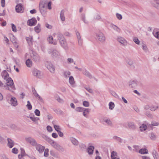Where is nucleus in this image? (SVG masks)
Returning <instances> with one entry per match:
<instances>
[{
  "mask_svg": "<svg viewBox=\"0 0 159 159\" xmlns=\"http://www.w3.org/2000/svg\"><path fill=\"white\" fill-rule=\"evenodd\" d=\"M2 77L4 78L5 82L6 84L5 86L6 89L10 92L14 93L16 88L12 79L9 77V74L6 70H3L2 73Z\"/></svg>",
  "mask_w": 159,
  "mask_h": 159,
  "instance_id": "1",
  "label": "nucleus"
},
{
  "mask_svg": "<svg viewBox=\"0 0 159 159\" xmlns=\"http://www.w3.org/2000/svg\"><path fill=\"white\" fill-rule=\"evenodd\" d=\"M57 39L59 41L61 46L65 50L68 48L67 42L64 36L62 34L57 33L56 34Z\"/></svg>",
  "mask_w": 159,
  "mask_h": 159,
  "instance_id": "2",
  "label": "nucleus"
},
{
  "mask_svg": "<svg viewBox=\"0 0 159 159\" xmlns=\"http://www.w3.org/2000/svg\"><path fill=\"white\" fill-rule=\"evenodd\" d=\"M96 37L101 42H103L105 40V37L104 34L101 32H98L96 34Z\"/></svg>",
  "mask_w": 159,
  "mask_h": 159,
  "instance_id": "3",
  "label": "nucleus"
},
{
  "mask_svg": "<svg viewBox=\"0 0 159 159\" xmlns=\"http://www.w3.org/2000/svg\"><path fill=\"white\" fill-rule=\"evenodd\" d=\"M126 63L129 67L132 70H134L135 68L134 63L133 60L131 59H128L126 60Z\"/></svg>",
  "mask_w": 159,
  "mask_h": 159,
  "instance_id": "4",
  "label": "nucleus"
},
{
  "mask_svg": "<svg viewBox=\"0 0 159 159\" xmlns=\"http://www.w3.org/2000/svg\"><path fill=\"white\" fill-rule=\"evenodd\" d=\"M45 65L48 69L52 73H54L55 71V68L52 64L49 61H47L45 63Z\"/></svg>",
  "mask_w": 159,
  "mask_h": 159,
  "instance_id": "5",
  "label": "nucleus"
},
{
  "mask_svg": "<svg viewBox=\"0 0 159 159\" xmlns=\"http://www.w3.org/2000/svg\"><path fill=\"white\" fill-rule=\"evenodd\" d=\"M31 57L33 60L36 62H38L40 60V57L38 54L35 52H33L32 54L31 55Z\"/></svg>",
  "mask_w": 159,
  "mask_h": 159,
  "instance_id": "6",
  "label": "nucleus"
},
{
  "mask_svg": "<svg viewBox=\"0 0 159 159\" xmlns=\"http://www.w3.org/2000/svg\"><path fill=\"white\" fill-rule=\"evenodd\" d=\"M25 140L27 142L33 146H35L38 143L35 140L32 138H27L25 139Z\"/></svg>",
  "mask_w": 159,
  "mask_h": 159,
  "instance_id": "7",
  "label": "nucleus"
},
{
  "mask_svg": "<svg viewBox=\"0 0 159 159\" xmlns=\"http://www.w3.org/2000/svg\"><path fill=\"white\" fill-rule=\"evenodd\" d=\"M37 23V20L34 17L29 19L28 20L27 25L30 26H33L35 25Z\"/></svg>",
  "mask_w": 159,
  "mask_h": 159,
  "instance_id": "8",
  "label": "nucleus"
},
{
  "mask_svg": "<svg viewBox=\"0 0 159 159\" xmlns=\"http://www.w3.org/2000/svg\"><path fill=\"white\" fill-rule=\"evenodd\" d=\"M16 11L17 13H22L23 12L22 4L21 3L17 4L15 8Z\"/></svg>",
  "mask_w": 159,
  "mask_h": 159,
  "instance_id": "9",
  "label": "nucleus"
},
{
  "mask_svg": "<svg viewBox=\"0 0 159 159\" xmlns=\"http://www.w3.org/2000/svg\"><path fill=\"white\" fill-rule=\"evenodd\" d=\"M47 6L43 5V4H39V9L41 13L44 15L46 11Z\"/></svg>",
  "mask_w": 159,
  "mask_h": 159,
  "instance_id": "10",
  "label": "nucleus"
},
{
  "mask_svg": "<svg viewBox=\"0 0 159 159\" xmlns=\"http://www.w3.org/2000/svg\"><path fill=\"white\" fill-rule=\"evenodd\" d=\"M35 147L39 153H42L45 149L44 147L38 143H37Z\"/></svg>",
  "mask_w": 159,
  "mask_h": 159,
  "instance_id": "11",
  "label": "nucleus"
},
{
  "mask_svg": "<svg viewBox=\"0 0 159 159\" xmlns=\"http://www.w3.org/2000/svg\"><path fill=\"white\" fill-rule=\"evenodd\" d=\"M33 74L34 76L38 78H41L42 77V74L40 71L37 69H34L33 71Z\"/></svg>",
  "mask_w": 159,
  "mask_h": 159,
  "instance_id": "12",
  "label": "nucleus"
},
{
  "mask_svg": "<svg viewBox=\"0 0 159 159\" xmlns=\"http://www.w3.org/2000/svg\"><path fill=\"white\" fill-rule=\"evenodd\" d=\"M117 40L123 45L125 46L127 44V41L123 37H118L117 38Z\"/></svg>",
  "mask_w": 159,
  "mask_h": 159,
  "instance_id": "13",
  "label": "nucleus"
},
{
  "mask_svg": "<svg viewBox=\"0 0 159 159\" xmlns=\"http://www.w3.org/2000/svg\"><path fill=\"white\" fill-rule=\"evenodd\" d=\"M137 85V81L136 80H130L129 82V86L130 88H135Z\"/></svg>",
  "mask_w": 159,
  "mask_h": 159,
  "instance_id": "14",
  "label": "nucleus"
},
{
  "mask_svg": "<svg viewBox=\"0 0 159 159\" xmlns=\"http://www.w3.org/2000/svg\"><path fill=\"white\" fill-rule=\"evenodd\" d=\"M10 104L13 106L15 107L18 105L17 100L16 98L14 97H12L10 101Z\"/></svg>",
  "mask_w": 159,
  "mask_h": 159,
  "instance_id": "15",
  "label": "nucleus"
},
{
  "mask_svg": "<svg viewBox=\"0 0 159 159\" xmlns=\"http://www.w3.org/2000/svg\"><path fill=\"white\" fill-rule=\"evenodd\" d=\"M7 140L8 142L7 145V146L10 148H11L14 145V141L10 138H8L7 139Z\"/></svg>",
  "mask_w": 159,
  "mask_h": 159,
  "instance_id": "16",
  "label": "nucleus"
},
{
  "mask_svg": "<svg viewBox=\"0 0 159 159\" xmlns=\"http://www.w3.org/2000/svg\"><path fill=\"white\" fill-rule=\"evenodd\" d=\"M60 54L59 51L57 50L53 49L52 51V56L53 57H57L60 56Z\"/></svg>",
  "mask_w": 159,
  "mask_h": 159,
  "instance_id": "17",
  "label": "nucleus"
},
{
  "mask_svg": "<svg viewBox=\"0 0 159 159\" xmlns=\"http://www.w3.org/2000/svg\"><path fill=\"white\" fill-rule=\"evenodd\" d=\"M76 35L77 38L78 43L79 45L81 46L82 45V41L81 38V36L79 32L78 31H76Z\"/></svg>",
  "mask_w": 159,
  "mask_h": 159,
  "instance_id": "18",
  "label": "nucleus"
},
{
  "mask_svg": "<svg viewBox=\"0 0 159 159\" xmlns=\"http://www.w3.org/2000/svg\"><path fill=\"white\" fill-rule=\"evenodd\" d=\"M94 148L93 146H90L87 149V152L89 155H92L93 152Z\"/></svg>",
  "mask_w": 159,
  "mask_h": 159,
  "instance_id": "19",
  "label": "nucleus"
},
{
  "mask_svg": "<svg viewBox=\"0 0 159 159\" xmlns=\"http://www.w3.org/2000/svg\"><path fill=\"white\" fill-rule=\"evenodd\" d=\"M69 82L70 84L72 87H75V82L74 80V78L72 76H70L69 77Z\"/></svg>",
  "mask_w": 159,
  "mask_h": 159,
  "instance_id": "20",
  "label": "nucleus"
},
{
  "mask_svg": "<svg viewBox=\"0 0 159 159\" xmlns=\"http://www.w3.org/2000/svg\"><path fill=\"white\" fill-rule=\"evenodd\" d=\"M48 40L49 42V43L51 44H53L54 45H56L57 44V41H54L53 40V38L52 36H49L48 39Z\"/></svg>",
  "mask_w": 159,
  "mask_h": 159,
  "instance_id": "21",
  "label": "nucleus"
},
{
  "mask_svg": "<svg viewBox=\"0 0 159 159\" xmlns=\"http://www.w3.org/2000/svg\"><path fill=\"white\" fill-rule=\"evenodd\" d=\"M152 5L157 9L159 10V0H154Z\"/></svg>",
  "mask_w": 159,
  "mask_h": 159,
  "instance_id": "22",
  "label": "nucleus"
},
{
  "mask_svg": "<svg viewBox=\"0 0 159 159\" xmlns=\"http://www.w3.org/2000/svg\"><path fill=\"white\" fill-rule=\"evenodd\" d=\"M83 74L89 79H91L93 78L92 76L91 73L86 70L83 72Z\"/></svg>",
  "mask_w": 159,
  "mask_h": 159,
  "instance_id": "23",
  "label": "nucleus"
},
{
  "mask_svg": "<svg viewBox=\"0 0 159 159\" xmlns=\"http://www.w3.org/2000/svg\"><path fill=\"white\" fill-rule=\"evenodd\" d=\"M128 125L130 129H135L136 128V126L134 123L132 122H129L128 123Z\"/></svg>",
  "mask_w": 159,
  "mask_h": 159,
  "instance_id": "24",
  "label": "nucleus"
},
{
  "mask_svg": "<svg viewBox=\"0 0 159 159\" xmlns=\"http://www.w3.org/2000/svg\"><path fill=\"white\" fill-rule=\"evenodd\" d=\"M34 30L37 33H39L41 31V25L38 24L37 25L34 27Z\"/></svg>",
  "mask_w": 159,
  "mask_h": 159,
  "instance_id": "25",
  "label": "nucleus"
},
{
  "mask_svg": "<svg viewBox=\"0 0 159 159\" xmlns=\"http://www.w3.org/2000/svg\"><path fill=\"white\" fill-rule=\"evenodd\" d=\"M25 63L28 67H30L32 66V61L30 59H28L26 60Z\"/></svg>",
  "mask_w": 159,
  "mask_h": 159,
  "instance_id": "26",
  "label": "nucleus"
},
{
  "mask_svg": "<svg viewBox=\"0 0 159 159\" xmlns=\"http://www.w3.org/2000/svg\"><path fill=\"white\" fill-rule=\"evenodd\" d=\"M44 137H43V138L47 141L49 142L51 145H52L53 144V143H54L55 142L53 140H52L51 139L48 138V137L46 136H45Z\"/></svg>",
  "mask_w": 159,
  "mask_h": 159,
  "instance_id": "27",
  "label": "nucleus"
},
{
  "mask_svg": "<svg viewBox=\"0 0 159 159\" xmlns=\"http://www.w3.org/2000/svg\"><path fill=\"white\" fill-rule=\"evenodd\" d=\"M30 118L32 121L35 122V123H37L38 121L39 120V118L35 117L34 116H33L30 115Z\"/></svg>",
  "mask_w": 159,
  "mask_h": 159,
  "instance_id": "28",
  "label": "nucleus"
},
{
  "mask_svg": "<svg viewBox=\"0 0 159 159\" xmlns=\"http://www.w3.org/2000/svg\"><path fill=\"white\" fill-rule=\"evenodd\" d=\"M52 146L57 150H59L61 148V147L55 142H54Z\"/></svg>",
  "mask_w": 159,
  "mask_h": 159,
  "instance_id": "29",
  "label": "nucleus"
},
{
  "mask_svg": "<svg viewBox=\"0 0 159 159\" xmlns=\"http://www.w3.org/2000/svg\"><path fill=\"white\" fill-rule=\"evenodd\" d=\"M139 152L142 154H144L148 153V151L146 148H142L140 149Z\"/></svg>",
  "mask_w": 159,
  "mask_h": 159,
  "instance_id": "30",
  "label": "nucleus"
},
{
  "mask_svg": "<svg viewBox=\"0 0 159 159\" xmlns=\"http://www.w3.org/2000/svg\"><path fill=\"white\" fill-rule=\"evenodd\" d=\"M72 143L75 145H77L78 144L79 142L77 140L74 138H70Z\"/></svg>",
  "mask_w": 159,
  "mask_h": 159,
  "instance_id": "31",
  "label": "nucleus"
},
{
  "mask_svg": "<svg viewBox=\"0 0 159 159\" xmlns=\"http://www.w3.org/2000/svg\"><path fill=\"white\" fill-rule=\"evenodd\" d=\"M111 27L118 33H120V29L117 26L111 24Z\"/></svg>",
  "mask_w": 159,
  "mask_h": 159,
  "instance_id": "32",
  "label": "nucleus"
},
{
  "mask_svg": "<svg viewBox=\"0 0 159 159\" xmlns=\"http://www.w3.org/2000/svg\"><path fill=\"white\" fill-rule=\"evenodd\" d=\"M147 128V126L146 125L142 124L139 127L140 130L141 131H143L146 130Z\"/></svg>",
  "mask_w": 159,
  "mask_h": 159,
  "instance_id": "33",
  "label": "nucleus"
},
{
  "mask_svg": "<svg viewBox=\"0 0 159 159\" xmlns=\"http://www.w3.org/2000/svg\"><path fill=\"white\" fill-rule=\"evenodd\" d=\"M60 18L62 21H64L65 20V17L64 14V11L62 10L60 13Z\"/></svg>",
  "mask_w": 159,
  "mask_h": 159,
  "instance_id": "34",
  "label": "nucleus"
},
{
  "mask_svg": "<svg viewBox=\"0 0 159 159\" xmlns=\"http://www.w3.org/2000/svg\"><path fill=\"white\" fill-rule=\"evenodd\" d=\"M117 156V153L116 152L113 151L111 152V157L112 159H115Z\"/></svg>",
  "mask_w": 159,
  "mask_h": 159,
  "instance_id": "35",
  "label": "nucleus"
},
{
  "mask_svg": "<svg viewBox=\"0 0 159 159\" xmlns=\"http://www.w3.org/2000/svg\"><path fill=\"white\" fill-rule=\"evenodd\" d=\"M113 139L116 140L119 143H121L122 142V139L116 136H113Z\"/></svg>",
  "mask_w": 159,
  "mask_h": 159,
  "instance_id": "36",
  "label": "nucleus"
},
{
  "mask_svg": "<svg viewBox=\"0 0 159 159\" xmlns=\"http://www.w3.org/2000/svg\"><path fill=\"white\" fill-rule=\"evenodd\" d=\"M32 37L31 36H30L29 37H26V41L29 45L32 44Z\"/></svg>",
  "mask_w": 159,
  "mask_h": 159,
  "instance_id": "37",
  "label": "nucleus"
},
{
  "mask_svg": "<svg viewBox=\"0 0 159 159\" xmlns=\"http://www.w3.org/2000/svg\"><path fill=\"white\" fill-rule=\"evenodd\" d=\"M84 112L83 113V115L85 117H87V114L89 113V109L88 108L84 110Z\"/></svg>",
  "mask_w": 159,
  "mask_h": 159,
  "instance_id": "38",
  "label": "nucleus"
},
{
  "mask_svg": "<svg viewBox=\"0 0 159 159\" xmlns=\"http://www.w3.org/2000/svg\"><path fill=\"white\" fill-rule=\"evenodd\" d=\"M52 123L54 125V128L57 132L60 131L61 129L60 128L59 126L54 125L53 122H52Z\"/></svg>",
  "mask_w": 159,
  "mask_h": 159,
  "instance_id": "39",
  "label": "nucleus"
},
{
  "mask_svg": "<svg viewBox=\"0 0 159 159\" xmlns=\"http://www.w3.org/2000/svg\"><path fill=\"white\" fill-rule=\"evenodd\" d=\"M109 108L110 110H113L115 107L114 103L112 102H110L109 104Z\"/></svg>",
  "mask_w": 159,
  "mask_h": 159,
  "instance_id": "40",
  "label": "nucleus"
},
{
  "mask_svg": "<svg viewBox=\"0 0 159 159\" xmlns=\"http://www.w3.org/2000/svg\"><path fill=\"white\" fill-rule=\"evenodd\" d=\"M71 73L69 71H66L64 72V75L66 78H67L70 75Z\"/></svg>",
  "mask_w": 159,
  "mask_h": 159,
  "instance_id": "41",
  "label": "nucleus"
},
{
  "mask_svg": "<svg viewBox=\"0 0 159 159\" xmlns=\"http://www.w3.org/2000/svg\"><path fill=\"white\" fill-rule=\"evenodd\" d=\"M104 121L109 125L112 126V122L109 119H105L104 120Z\"/></svg>",
  "mask_w": 159,
  "mask_h": 159,
  "instance_id": "42",
  "label": "nucleus"
},
{
  "mask_svg": "<svg viewBox=\"0 0 159 159\" xmlns=\"http://www.w3.org/2000/svg\"><path fill=\"white\" fill-rule=\"evenodd\" d=\"M150 137L153 140H154L156 139V136L153 133H151L150 134Z\"/></svg>",
  "mask_w": 159,
  "mask_h": 159,
  "instance_id": "43",
  "label": "nucleus"
},
{
  "mask_svg": "<svg viewBox=\"0 0 159 159\" xmlns=\"http://www.w3.org/2000/svg\"><path fill=\"white\" fill-rule=\"evenodd\" d=\"M152 154L154 158H156V157H157L158 153L154 149L153 150Z\"/></svg>",
  "mask_w": 159,
  "mask_h": 159,
  "instance_id": "44",
  "label": "nucleus"
},
{
  "mask_svg": "<svg viewBox=\"0 0 159 159\" xmlns=\"http://www.w3.org/2000/svg\"><path fill=\"white\" fill-rule=\"evenodd\" d=\"M27 104L26 105V107H27L28 109L31 110L32 109V106L30 104V102L29 101L27 102Z\"/></svg>",
  "mask_w": 159,
  "mask_h": 159,
  "instance_id": "45",
  "label": "nucleus"
},
{
  "mask_svg": "<svg viewBox=\"0 0 159 159\" xmlns=\"http://www.w3.org/2000/svg\"><path fill=\"white\" fill-rule=\"evenodd\" d=\"M32 92L34 94L36 97H38L39 98H40V96L37 93L36 91L34 89H32Z\"/></svg>",
  "mask_w": 159,
  "mask_h": 159,
  "instance_id": "46",
  "label": "nucleus"
},
{
  "mask_svg": "<svg viewBox=\"0 0 159 159\" xmlns=\"http://www.w3.org/2000/svg\"><path fill=\"white\" fill-rule=\"evenodd\" d=\"M20 154L22 155V156H24L28 155L27 154H26L25 151L24 149L22 148H20Z\"/></svg>",
  "mask_w": 159,
  "mask_h": 159,
  "instance_id": "47",
  "label": "nucleus"
},
{
  "mask_svg": "<svg viewBox=\"0 0 159 159\" xmlns=\"http://www.w3.org/2000/svg\"><path fill=\"white\" fill-rule=\"evenodd\" d=\"M154 36L159 40V31L155 33L154 34ZM157 44L159 46V41L157 42Z\"/></svg>",
  "mask_w": 159,
  "mask_h": 159,
  "instance_id": "48",
  "label": "nucleus"
},
{
  "mask_svg": "<svg viewBox=\"0 0 159 159\" xmlns=\"http://www.w3.org/2000/svg\"><path fill=\"white\" fill-rule=\"evenodd\" d=\"M85 89L89 92L90 93H93V91L92 89L90 88L89 87H85Z\"/></svg>",
  "mask_w": 159,
  "mask_h": 159,
  "instance_id": "49",
  "label": "nucleus"
},
{
  "mask_svg": "<svg viewBox=\"0 0 159 159\" xmlns=\"http://www.w3.org/2000/svg\"><path fill=\"white\" fill-rule=\"evenodd\" d=\"M48 2V0H42V1L40 3L47 6V4Z\"/></svg>",
  "mask_w": 159,
  "mask_h": 159,
  "instance_id": "50",
  "label": "nucleus"
},
{
  "mask_svg": "<svg viewBox=\"0 0 159 159\" xmlns=\"http://www.w3.org/2000/svg\"><path fill=\"white\" fill-rule=\"evenodd\" d=\"M55 98L59 102H61L62 101L60 97L57 94H56L55 95Z\"/></svg>",
  "mask_w": 159,
  "mask_h": 159,
  "instance_id": "51",
  "label": "nucleus"
},
{
  "mask_svg": "<svg viewBox=\"0 0 159 159\" xmlns=\"http://www.w3.org/2000/svg\"><path fill=\"white\" fill-rule=\"evenodd\" d=\"M83 105L84 107H89V103L88 101H85L83 102Z\"/></svg>",
  "mask_w": 159,
  "mask_h": 159,
  "instance_id": "52",
  "label": "nucleus"
},
{
  "mask_svg": "<svg viewBox=\"0 0 159 159\" xmlns=\"http://www.w3.org/2000/svg\"><path fill=\"white\" fill-rule=\"evenodd\" d=\"M84 108L80 107H77L75 108V111H82L84 110Z\"/></svg>",
  "mask_w": 159,
  "mask_h": 159,
  "instance_id": "53",
  "label": "nucleus"
},
{
  "mask_svg": "<svg viewBox=\"0 0 159 159\" xmlns=\"http://www.w3.org/2000/svg\"><path fill=\"white\" fill-rule=\"evenodd\" d=\"M142 48L143 50L146 52L148 50V48L146 45L144 43H143L142 45Z\"/></svg>",
  "mask_w": 159,
  "mask_h": 159,
  "instance_id": "54",
  "label": "nucleus"
},
{
  "mask_svg": "<svg viewBox=\"0 0 159 159\" xmlns=\"http://www.w3.org/2000/svg\"><path fill=\"white\" fill-rule=\"evenodd\" d=\"M11 28L12 30L15 32H16L17 31V30L16 29V26L13 24H11Z\"/></svg>",
  "mask_w": 159,
  "mask_h": 159,
  "instance_id": "55",
  "label": "nucleus"
},
{
  "mask_svg": "<svg viewBox=\"0 0 159 159\" xmlns=\"http://www.w3.org/2000/svg\"><path fill=\"white\" fill-rule=\"evenodd\" d=\"M11 152L13 153L17 154L18 153V150L17 148H14L12 149Z\"/></svg>",
  "mask_w": 159,
  "mask_h": 159,
  "instance_id": "56",
  "label": "nucleus"
},
{
  "mask_svg": "<svg viewBox=\"0 0 159 159\" xmlns=\"http://www.w3.org/2000/svg\"><path fill=\"white\" fill-rule=\"evenodd\" d=\"M111 94L116 98H119V97L118 95L114 91L111 92Z\"/></svg>",
  "mask_w": 159,
  "mask_h": 159,
  "instance_id": "57",
  "label": "nucleus"
},
{
  "mask_svg": "<svg viewBox=\"0 0 159 159\" xmlns=\"http://www.w3.org/2000/svg\"><path fill=\"white\" fill-rule=\"evenodd\" d=\"M34 113L35 115L37 116H40V113L39 111L37 109L35 110L34 111Z\"/></svg>",
  "mask_w": 159,
  "mask_h": 159,
  "instance_id": "58",
  "label": "nucleus"
},
{
  "mask_svg": "<svg viewBox=\"0 0 159 159\" xmlns=\"http://www.w3.org/2000/svg\"><path fill=\"white\" fill-rule=\"evenodd\" d=\"M133 40L134 42L137 44H139L140 41L139 39L136 37H134V38Z\"/></svg>",
  "mask_w": 159,
  "mask_h": 159,
  "instance_id": "59",
  "label": "nucleus"
},
{
  "mask_svg": "<svg viewBox=\"0 0 159 159\" xmlns=\"http://www.w3.org/2000/svg\"><path fill=\"white\" fill-rule=\"evenodd\" d=\"M81 18L83 21L84 22V23H87L88 22L87 21L85 20V16L84 14H81Z\"/></svg>",
  "mask_w": 159,
  "mask_h": 159,
  "instance_id": "60",
  "label": "nucleus"
},
{
  "mask_svg": "<svg viewBox=\"0 0 159 159\" xmlns=\"http://www.w3.org/2000/svg\"><path fill=\"white\" fill-rule=\"evenodd\" d=\"M67 61L68 64H70L74 62V60L72 58H68L67 59Z\"/></svg>",
  "mask_w": 159,
  "mask_h": 159,
  "instance_id": "61",
  "label": "nucleus"
},
{
  "mask_svg": "<svg viewBox=\"0 0 159 159\" xmlns=\"http://www.w3.org/2000/svg\"><path fill=\"white\" fill-rule=\"evenodd\" d=\"M44 150V156L45 157H47L48 155V149H46Z\"/></svg>",
  "mask_w": 159,
  "mask_h": 159,
  "instance_id": "62",
  "label": "nucleus"
},
{
  "mask_svg": "<svg viewBox=\"0 0 159 159\" xmlns=\"http://www.w3.org/2000/svg\"><path fill=\"white\" fill-rule=\"evenodd\" d=\"M116 15L117 18L119 20H121L122 19V17L121 14L118 13H117L116 14Z\"/></svg>",
  "mask_w": 159,
  "mask_h": 159,
  "instance_id": "63",
  "label": "nucleus"
},
{
  "mask_svg": "<svg viewBox=\"0 0 159 159\" xmlns=\"http://www.w3.org/2000/svg\"><path fill=\"white\" fill-rule=\"evenodd\" d=\"M47 130L49 132H51L52 131V127L48 125L47 127Z\"/></svg>",
  "mask_w": 159,
  "mask_h": 159,
  "instance_id": "64",
  "label": "nucleus"
}]
</instances>
